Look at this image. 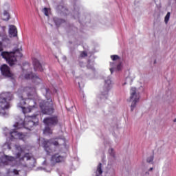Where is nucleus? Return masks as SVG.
Segmentation results:
<instances>
[{"instance_id":"obj_15","label":"nucleus","mask_w":176,"mask_h":176,"mask_svg":"<svg viewBox=\"0 0 176 176\" xmlns=\"http://www.w3.org/2000/svg\"><path fill=\"white\" fill-rule=\"evenodd\" d=\"M16 160V157L12 156L5 155L1 160H0V166L3 164L4 166H8L10 164L11 162H14Z\"/></svg>"},{"instance_id":"obj_28","label":"nucleus","mask_w":176,"mask_h":176,"mask_svg":"<svg viewBox=\"0 0 176 176\" xmlns=\"http://www.w3.org/2000/svg\"><path fill=\"white\" fill-rule=\"evenodd\" d=\"M109 153L112 156V157H115V150H113V148H110L109 150Z\"/></svg>"},{"instance_id":"obj_38","label":"nucleus","mask_w":176,"mask_h":176,"mask_svg":"<svg viewBox=\"0 0 176 176\" xmlns=\"http://www.w3.org/2000/svg\"><path fill=\"white\" fill-rule=\"evenodd\" d=\"M173 122L175 123L176 122V118H175L174 120H173Z\"/></svg>"},{"instance_id":"obj_34","label":"nucleus","mask_w":176,"mask_h":176,"mask_svg":"<svg viewBox=\"0 0 176 176\" xmlns=\"http://www.w3.org/2000/svg\"><path fill=\"white\" fill-rule=\"evenodd\" d=\"M13 173L15 175H18L19 174V170H16V169H14L13 170Z\"/></svg>"},{"instance_id":"obj_37","label":"nucleus","mask_w":176,"mask_h":176,"mask_svg":"<svg viewBox=\"0 0 176 176\" xmlns=\"http://www.w3.org/2000/svg\"><path fill=\"white\" fill-rule=\"evenodd\" d=\"M146 175H149V172H146Z\"/></svg>"},{"instance_id":"obj_25","label":"nucleus","mask_w":176,"mask_h":176,"mask_svg":"<svg viewBox=\"0 0 176 176\" xmlns=\"http://www.w3.org/2000/svg\"><path fill=\"white\" fill-rule=\"evenodd\" d=\"M111 58L113 61H118V60H120V57L118 55H111Z\"/></svg>"},{"instance_id":"obj_18","label":"nucleus","mask_w":176,"mask_h":176,"mask_svg":"<svg viewBox=\"0 0 176 176\" xmlns=\"http://www.w3.org/2000/svg\"><path fill=\"white\" fill-rule=\"evenodd\" d=\"M64 157L63 156H60L58 154L54 155L52 157V162H53L54 163H60V162H64Z\"/></svg>"},{"instance_id":"obj_29","label":"nucleus","mask_w":176,"mask_h":176,"mask_svg":"<svg viewBox=\"0 0 176 176\" xmlns=\"http://www.w3.org/2000/svg\"><path fill=\"white\" fill-rule=\"evenodd\" d=\"M43 12L45 14V16H49V10L47 9V8H44L43 10Z\"/></svg>"},{"instance_id":"obj_3","label":"nucleus","mask_w":176,"mask_h":176,"mask_svg":"<svg viewBox=\"0 0 176 176\" xmlns=\"http://www.w3.org/2000/svg\"><path fill=\"white\" fill-rule=\"evenodd\" d=\"M43 91L46 93L45 97L47 101L42 100L39 102L40 108L42 111V113L44 115H52L54 112V108H53V102L49 96V89L45 88Z\"/></svg>"},{"instance_id":"obj_22","label":"nucleus","mask_w":176,"mask_h":176,"mask_svg":"<svg viewBox=\"0 0 176 176\" xmlns=\"http://www.w3.org/2000/svg\"><path fill=\"white\" fill-rule=\"evenodd\" d=\"M54 21L56 25H60V24H63V23H64V20L56 17L54 18Z\"/></svg>"},{"instance_id":"obj_19","label":"nucleus","mask_w":176,"mask_h":176,"mask_svg":"<svg viewBox=\"0 0 176 176\" xmlns=\"http://www.w3.org/2000/svg\"><path fill=\"white\" fill-rule=\"evenodd\" d=\"M33 65L34 67V69H37L38 71H43V67H42V65H41V63H39V60H38V59H34L33 60Z\"/></svg>"},{"instance_id":"obj_30","label":"nucleus","mask_w":176,"mask_h":176,"mask_svg":"<svg viewBox=\"0 0 176 176\" xmlns=\"http://www.w3.org/2000/svg\"><path fill=\"white\" fill-rule=\"evenodd\" d=\"M122 67H123V66L122 65V62H120L118 65H117V67H116V70L117 71H122Z\"/></svg>"},{"instance_id":"obj_36","label":"nucleus","mask_w":176,"mask_h":176,"mask_svg":"<svg viewBox=\"0 0 176 176\" xmlns=\"http://www.w3.org/2000/svg\"><path fill=\"white\" fill-rule=\"evenodd\" d=\"M152 170H153V168H150L148 169V171H152Z\"/></svg>"},{"instance_id":"obj_6","label":"nucleus","mask_w":176,"mask_h":176,"mask_svg":"<svg viewBox=\"0 0 176 176\" xmlns=\"http://www.w3.org/2000/svg\"><path fill=\"white\" fill-rule=\"evenodd\" d=\"M1 56L3 58L6 60V61L8 62V64L10 65H14V63L17 61V58L16 57H23V54L20 53V50L16 49L14 50L11 52H1Z\"/></svg>"},{"instance_id":"obj_32","label":"nucleus","mask_w":176,"mask_h":176,"mask_svg":"<svg viewBox=\"0 0 176 176\" xmlns=\"http://www.w3.org/2000/svg\"><path fill=\"white\" fill-rule=\"evenodd\" d=\"M3 148H4V149H10V145H9V144H8V143H6L3 145Z\"/></svg>"},{"instance_id":"obj_24","label":"nucleus","mask_w":176,"mask_h":176,"mask_svg":"<svg viewBox=\"0 0 176 176\" xmlns=\"http://www.w3.org/2000/svg\"><path fill=\"white\" fill-rule=\"evenodd\" d=\"M166 98L167 101H170L171 100V91H168L166 94Z\"/></svg>"},{"instance_id":"obj_13","label":"nucleus","mask_w":176,"mask_h":176,"mask_svg":"<svg viewBox=\"0 0 176 176\" xmlns=\"http://www.w3.org/2000/svg\"><path fill=\"white\" fill-rule=\"evenodd\" d=\"M1 29L3 30V33H0V52H2L3 43H9V42H10L9 37L5 34V30H6V27L3 26L1 27Z\"/></svg>"},{"instance_id":"obj_5","label":"nucleus","mask_w":176,"mask_h":176,"mask_svg":"<svg viewBox=\"0 0 176 176\" xmlns=\"http://www.w3.org/2000/svg\"><path fill=\"white\" fill-rule=\"evenodd\" d=\"M140 91H144V87L141 85L138 89L135 87H132L130 91V98L129 102H131V111H134L137 104L140 102V98L141 96L140 95Z\"/></svg>"},{"instance_id":"obj_1","label":"nucleus","mask_w":176,"mask_h":176,"mask_svg":"<svg viewBox=\"0 0 176 176\" xmlns=\"http://www.w3.org/2000/svg\"><path fill=\"white\" fill-rule=\"evenodd\" d=\"M20 102L18 103V108H21L22 112L28 113L31 112L36 105L35 100L38 98L36 89L32 87H25L23 92V96H19Z\"/></svg>"},{"instance_id":"obj_26","label":"nucleus","mask_w":176,"mask_h":176,"mask_svg":"<svg viewBox=\"0 0 176 176\" xmlns=\"http://www.w3.org/2000/svg\"><path fill=\"white\" fill-rule=\"evenodd\" d=\"M110 72L111 74H113V69L115 68L116 65H115V63H110Z\"/></svg>"},{"instance_id":"obj_31","label":"nucleus","mask_w":176,"mask_h":176,"mask_svg":"<svg viewBox=\"0 0 176 176\" xmlns=\"http://www.w3.org/2000/svg\"><path fill=\"white\" fill-rule=\"evenodd\" d=\"M153 162V155H151L147 158V163H152Z\"/></svg>"},{"instance_id":"obj_21","label":"nucleus","mask_w":176,"mask_h":176,"mask_svg":"<svg viewBox=\"0 0 176 176\" xmlns=\"http://www.w3.org/2000/svg\"><path fill=\"white\" fill-rule=\"evenodd\" d=\"M10 17V15H9V12L8 11L5 10L3 12V16H2L3 20L8 21V20H9Z\"/></svg>"},{"instance_id":"obj_35","label":"nucleus","mask_w":176,"mask_h":176,"mask_svg":"<svg viewBox=\"0 0 176 176\" xmlns=\"http://www.w3.org/2000/svg\"><path fill=\"white\" fill-rule=\"evenodd\" d=\"M63 59L64 60V61H67V57L63 56Z\"/></svg>"},{"instance_id":"obj_8","label":"nucleus","mask_w":176,"mask_h":176,"mask_svg":"<svg viewBox=\"0 0 176 176\" xmlns=\"http://www.w3.org/2000/svg\"><path fill=\"white\" fill-rule=\"evenodd\" d=\"M65 144V139H58L57 140H45L43 142V146L45 151L47 153H50V146L52 145H54L55 146H58V145H64Z\"/></svg>"},{"instance_id":"obj_16","label":"nucleus","mask_w":176,"mask_h":176,"mask_svg":"<svg viewBox=\"0 0 176 176\" xmlns=\"http://www.w3.org/2000/svg\"><path fill=\"white\" fill-rule=\"evenodd\" d=\"M13 153L16 155V158L19 159L23 153V148H21V146L16 144L14 146Z\"/></svg>"},{"instance_id":"obj_20","label":"nucleus","mask_w":176,"mask_h":176,"mask_svg":"<svg viewBox=\"0 0 176 176\" xmlns=\"http://www.w3.org/2000/svg\"><path fill=\"white\" fill-rule=\"evenodd\" d=\"M102 164L101 163L98 164L96 172L95 173V176H101V174H102Z\"/></svg>"},{"instance_id":"obj_4","label":"nucleus","mask_w":176,"mask_h":176,"mask_svg":"<svg viewBox=\"0 0 176 176\" xmlns=\"http://www.w3.org/2000/svg\"><path fill=\"white\" fill-rule=\"evenodd\" d=\"M12 95L9 92H4L0 94V116H5L6 111L5 109L10 108V101L12 100Z\"/></svg>"},{"instance_id":"obj_12","label":"nucleus","mask_w":176,"mask_h":176,"mask_svg":"<svg viewBox=\"0 0 176 176\" xmlns=\"http://www.w3.org/2000/svg\"><path fill=\"white\" fill-rule=\"evenodd\" d=\"M5 131L6 135H10L11 138H14L15 140H23L25 138V135L17 131H9L8 129L6 128Z\"/></svg>"},{"instance_id":"obj_27","label":"nucleus","mask_w":176,"mask_h":176,"mask_svg":"<svg viewBox=\"0 0 176 176\" xmlns=\"http://www.w3.org/2000/svg\"><path fill=\"white\" fill-rule=\"evenodd\" d=\"M170 12H168L165 16V19L164 21L166 23V24H167L168 23V21L170 20Z\"/></svg>"},{"instance_id":"obj_11","label":"nucleus","mask_w":176,"mask_h":176,"mask_svg":"<svg viewBox=\"0 0 176 176\" xmlns=\"http://www.w3.org/2000/svg\"><path fill=\"white\" fill-rule=\"evenodd\" d=\"M25 159L28 162L26 167H29V168H33V167L35 166V163H36L35 158L31 157L30 154L27 153L23 157L19 159L21 164H23V162H24Z\"/></svg>"},{"instance_id":"obj_23","label":"nucleus","mask_w":176,"mask_h":176,"mask_svg":"<svg viewBox=\"0 0 176 176\" xmlns=\"http://www.w3.org/2000/svg\"><path fill=\"white\" fill-rule=\"evenodd\" d=\"M58 10H60V12H62V13L67 14V8H65V7H64L63 6H58Z\"/></svg>"},{"instance_id":"obj_2","label":"nucleus","mask_w":176,"mask_h":176,"mask_svg":"<svg viewBox=\"0 0 176 176\" xmlns=\"http://www.w3.org/2000/svg\"><path fill=\"white\" fill-rule=\"evenodd\" d=\"M36 116H38V115L27 116L25 117V120L21 119L19 122L14 124V127L21 129V127H24L25 126V129L30 130V129H32L34 126H36L38 124V120Z\"/></svg>"},{"instance_id":"obj_33","label":"nucleus","mask_w":176,"mask_h":176,"mask_svg":"<svg viewBox=\"0 0 176 176\" xmlns=\"http://www.w3.org/2000/svg\"><path fill=\"white\" fill-rule=\"evenodd\" d=\"M80 57H87V53L86 52H82L80 54Z\"/></svg>"},{"instance_id":"obj_39","label":"nucleus","mask_w":176,"mask_h":176,"mask_svg":"<svg viewBox=\"0 0 176 176\" xmlns=\"http://www.w3.org/2000/svg\"><path fill=\"white\" fill-rule=\"evenodd\" d=\"M43 164H46V161H44Z\"/></svg>"},{"instance_id":"obj_40","label":"nucleus","mask_w":176,"mask_h":176,"mask_svg":"<svg viewBox=\"0 0 176 176\" xmlns=\"http://www.w3.org/2000/svg\"><path fill=\"white\" fill-rule=\"evenodd\" d=\"M124 85H126V82H125V83H124Z\"/></svg>"},{"instance_id":"obj_7","label":"nucleus","mask_w":176,"mask_h":176,"mask_svg":"<svg viewBox=\"0 0 176 176\" xmlns=\"http://www.w3.org/2000/svg\"><path fill=\"white\" fill-rule=\"evenodd\" d=\"M43 123L45 124V128L43 131L44 134H52V131L50 127L56 126L58 123L57 116L46 118L43 120Z\"/></svg>"},{"instance_id":"obj_9","label":"nucleus","mask_w":176,"mask_h":176,"mask_svg":"<svg viewBox=\"0 0 176 176\" xmlns=\"http://www.w3.org/2000/svg\"><path fill=\"white\" fill-rule=\"evenodd\" d=\"M28 69H30V64H25L23 66V71L25 79H32L34 83H40L41 78H39V77H38V76H36V74H33L32 73H31L30 71H28Z\"/></svg>"},{"instance_id":"obj_17","label":"nucleus","mask_w":176,"mask_h":176,"mask_svg":"<svg viewBox=\"0 0 176 176\" xmlns=\"http://www.w3.org/2000/svg\"><path fill=\"white\" fill-rule=\"evenodd\" d=\"M9 35H10V38L17 36V28H16V26H14L13 25H10Z\"/></svg>"},{"instance_id":"obj_14","label":"nucleus","mask_w":176,"mask_h":176,"mask_svg":"<svg viewBox=\"0 0 176 176\" xmlns=\"http://www.w3.org/2000/svg\"><path fill=\"white\" fill-rule=\"evenodd\" d=\"M2 75L6 76L7 78H12L13 74L10 72V68L8 67V65H3L0 67Z\"/></svg>"},{"instance_id":"obj_10","label":"nucleus","mask_w":176,"mask_h":176,"mask_svg":"<svg viewBox=\"0 0 176 176\" xmlns=\"http://www.w3.org/2000/svg\"><path fill=\"white\" fill-rule=\"evenodd\" d=\"M111 89H112V80H111V77H108L104 79V85L101 90V98H108V93Z\"/></svg>"}]
</instances>
